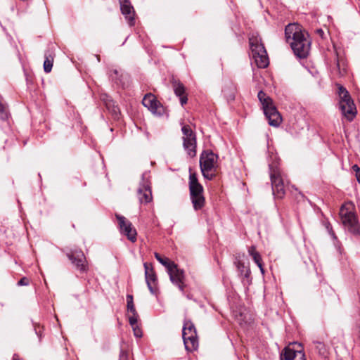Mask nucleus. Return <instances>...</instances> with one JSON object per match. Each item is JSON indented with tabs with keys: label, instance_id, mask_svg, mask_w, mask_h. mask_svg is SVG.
<instances>
[{
	"label": "nucleus",
	"instance_id": "37",
	"mask_svg": "<svg viewBox=\"0 0 360 360\" xmlns=\"http://www.w3.org/2000/svg\"><path fill=\"white\" fill-rule=\"evenodd\" d=\"M12 360H20L18 355L16 354H13Z\"/></svg>",
	"mask_w": 360,
	"mask_h": 360
},
{
	"label": "nucleus",
	"instance_id": "40",
	"mask_svg": "<svg viewBox=\"0 0 360 360\" xmlns=\"http://www.w3.org/2000/svg\"><path fill=\"white\" fill-rule=\"evenodd\" d=\"M229 98H230V99H233L234 98V94H230Z\"/></svg>",
	"mask_w": 360,
	"mask_h": 360
},
{
	"label": "nucleus",
	"instance_id": "21",
	"mask_svg": "<svg viewBox=\"0 0 360 360\" xmlns=\"http://www.w3.org/2000/svg\"><path fill=\"white\" fill-rule=\"evenodd\" d=\"M191 200L193 205V208L195 210H199L202 209L204 207L205 202V199L203 195V193L196 195L195 197L191 198Z\"/></svg>",
	"mask_w": 360,
	"mask_h": 360
},
{
	"label": "nucleus",
	"instance_id": "36",
	"mask_svg": "<svg viewBox=\"0 0 360 360\" xmlns=\"http://www.w3.org/2000/svg\"><path fill=\"white\" fill-rule=\"evenodd\" d=\"M237 266H238V268L239 269H240V268H242V267H243V268L244 267L243 264L242 262H237Z\"/></svg>",
	"mask_w": 360,
	"mask_h": 360
},
{
	"label": "nucleus",
	"instance_id": "12",
	"mask_svg": "<svg viewBox=\"0 0 360 360\" xmlns=\"http://www.w3.org/2000/svg\"><path fill=\"white\" fill-rule=\"evenodd\" d=\"M116 218L118 220L121 233L125 235L131 242L134 243L136 240L137 233L132 224L123 216L116 214Z\"/></svg>",
	"mask_w": 360,
	"mask_h": 360
},
{
	"label": "nucleus",
	"instance_id": "4",
	"mask_svg": "<svg viewBox=\"0 0 360 360\" xmlns=\"http://www.w3.org/2000/svg\"><path fill=\"white\" fill-rule=\"evenodd\" d=\"M218 156L212 150H204L200 157V167L205 179L212 180L215 176Z\"/></svg>",
	"mask_w": 360,
	"mask_h": 360
},
{
	"label": "nucleus",
	"instance_id": "30",
	"mask_svg": "<svg viewBox=\"0 0 360 360\" xmlns=\"http://www.w3.org/2000/svg\"><path fill=\"white\" fill-rule=\"evenodd\" d=\"M134 331V335L136 338L142 337V331L141 329L138 326V325L134 326V328H132Z\"/></svg>",
	"mask_w": 360,
	"mask_h": 360
},
{
	"label": "nucleus",
	"instance_id": "27",
	"mask_svg": "<svg viewBox=\"0 0 360 360\" xmlns=\"http://www.w3.org/2000/svg\"><path fill=\"white\" fill-rule=\"evenodd\" d=\"M316 349L319 351V354H324L326 352V347L323 343L316 341L314 342Z\"/></svg>",
	"mask_w": 360,
	"mask_h": 360
},
{
	"label": "nucleus",
	"instance_id": "5",
	"mask_svg": "<svg viewBox=\"0 0 360 360\" xmlns=\"http://www.w3.org/2000/svg\"><path fill=\"white\" fill-rule=\"evenodd\" d=\"M340 216L343 225L347 228L350 233L356 236H360V224L353 212L352 204L342 205L340 210Z\"/></svg>",
	"mask_w": 360,
	"mask_h": 360
},
{
	"label": "nucleus",
	"instance_id": "35",
	"mask_svg": "<svg viewBox=\"0 0 360 360\" xmlns=\"http://www.w3.org/2000/svg\"><path fill=\"white\" fill-rule=\"evenodd\" d=\"M112 105L114 106L113 103L112 104ZM112 111L115 114V115H117L119 112V108L117 107H113Z\"/></svg>",
	"mask_w": 360,
	"mask_h": 360
},
{
	"label": "nucleus",
	"instance_id": "41",
	"mask_svg": "<svg viewBox=\"0 0 360 360\" xmlns=\"http://www.w3.org/2000/svg\"><path fill=\"white\" fill-rule=\"evenodd\" d=\"M106 105L108 108H110V106L111 105V103L110 102L109 103H106Z\"/></svg>",
	"mask_w": 360,
	"mask_h": 360
},
{
	"label": "nucleus",
	"instance_id": "17",
	"mask_svg": "<svg viewBox=\"0 0 360 360\" xmlns=\"http://www.w3.org/2000/svg\"><path fill=\"white\" fill-rule=\"evenodd\" d=\"M120 4L122 13L124 15L129 25L130 26L134 25L135 23V12L134 7L131 6L129 0H120Z\"/></svg>",
	"mask_w": 360,
	"mask_h": 360
},
{
	"label": "nucleus",
	"instance_id": "32",
	"mask_svg": "<svg viewBox=\"0 0 360 360\" xmlns=\"http://www.w3.org/2000/svg\"><path fill=\"white\" fill-rule=\"evenodd\" d=\"M326 229L329 233V234L334 238L336 239V236L335 235L334 231H333V229L330 224L326 226Z\"/></svg>",
	"mask_w": 360,
	"mask_h": 360
},
{
	"label": "nucleus",
	"instance_id": "2",
	"mask_svg": "<svg viewBox=\"0 0 360 360\" xmlns=\"http://www.w3.org/2000/svg\"><path fill=\"white\" fill-rule=\"evenodd\" d=\"M252 58L259 68H265L269 65V58L262 40L252 35L249 39Z\"/></svg>",
	"mask_w": 360,
	"mask_h": 360
},
{
	"label": "nucleus",
	"instance_id": "1",
	"mask_svg": "<svg viewBox=\"0 0 360 360\" xmlns=\"http://www.w3.org/2000/svg\"><path fill=\"white\" fill-rule=\"evenodd\" d=\"M286 41L290 45L295 55L300 58L308 56L311 40L308 33L298 23H290L285 29Z\"/></svg>",
	"mask_w": 360,
	"mask_h": 360
},
{
	"label": "nucleus",
	"instance_id": "23",
	"mask_svg": "<svg viewBox=\"0 0 360 360\" xmlns=\"http://www.w3.org/2000/svg\"><path fill=\"white\" fill-rule=\"evenodd\" d=\"M45 60L44 62V72L49 73L51 71L53 63V57L49 53H45Z\"/></svg>",
	"mask_w": 360,
	"mask_h": 360
},
{
	"label": "nucleus",
	"instance_id": "24",
	"mask_svg": "<svg viewBox=\"0 0 360 360\" xmlns=\"http://www.w3.org/2000/svg\"><path fill=\"white\" fill-rule=\"evenodd\" d=\"M127 307L128 311L131 313L132 314H136L137 311L135 309L134 304V299H133V296L131 295H127Z\"/></svg>",
	"mask_w": 360,
	"mask_h": 360
},
{
	"label": "nucleus",
	"instance_id": "39",
	"mask_svg": "<svg viewBox=\"0 0 360 360\" xmlns=\"http://www.w3.org/2000/svg\"><path fill=\"white\" fill-rule=\"evenodd\" d=\"M249 275H250V271H249V270H247V271H246V273H245V277H248V276H249Z\"/></svg>",
	"mask_w": 360,
	"mask_h": 360
},
{
	"label": "nucleus",
	"instance_id": "10",
	"mask_svg": "<svg viewBox=\"0 0 360 360\" xmlns=\"http://www.w3.org/2000/svg\"><path fill=\"white\" fill-rule=\"evenodd\" d=\"M183 134V146L188 155L193 158L196 155V136L189 125H184L181 127Z\"/></svg>",
	"mask_w": 360,
	"mask_h": 360
},
{
	"label": "nucleus",
	"instance_id": "29",
	"mask_svg": "<svg viewBox=\"0 0 360 360\" xmlns=\"http://www.w3.org/2000/svg\"><path fill=\"white\" fill-rule=\"evenodd\" d=\"M120 360H130L129 353L123 349H121L120 353Z\"/></svg>",
	"mask_w": 360,
	"mask_h": 360
},
{
	"label": "nucleus",
	"instance_id": "38",
	"mask_svg": "<svg viewBox=\"0 0 360 360\" xmlns=\"http://www.w3.org/2000/svg\"><path fill=\"white\" fill-rule=\"evenodd\" d=\"M356 179H357V181L360 184V174H356Z\"/></svg>",
	"mask_w": 360,
	"mask_h": 360
},
{
	"label": "nucleus",
	"instance_id": "33",
	"mask_svg": "<svg viewBox=\"0 0 360 360\" xmlns=\"http://www.w3.org/2000/svg\"><path fill=\"white\" fill-rule=\"evenodd\" d=\"M248 253L252 257V255H254L255 253H259V252L256 250V248L252 245V246L250 247V248L248 249Z\"/></svg>",
	"mask_w": 360,
	"mask_h": 360
},
{
	"label": "nucleus",
	"instance_id": "18",
	"mask_svg": "<svg viewBox=\"0 0 360 360\" xmlns=\"http://www.w3.org/2000/svg\"><path fill=\"white\" fill-rule=\"evenodd\" d=\"M190 198L203 193V187L198 182L197 174L190 171L189 174Z\"/></svg>",
	"mask_w": 360,
	"mask_h": 360
},
{
	"label": "nucleus",
	"instance_id": "15",
	"mask_svg": "<svg viewBox=\"0 0 360 360\" xmlns=\"http://www.w3.org/2000/svg\"><path fill=\"white\" fill-rule=\"evenodd\" d=\"M143 105L154 114H162L163 107L152 94H147L142 100Z\"/></svg>",
	"mask_w": 360,
	"mask_h": 360
},
{
	"label": "nucleus",
	"instance_id": "19",
	"mask_svg": "<svg viewBox=\"0 0 360 360\" xmlns=\"http://www.w3.org/2000/svg\"><path fill=\"white\" fill-rule=\"evenodd\" d=\"M172 86L175 95L179 98L181 105L184 106L188 101L187 96L185 94V86L179 81H173Z\"/></svg>",
	"mask_w": 360,
	"mask_h": 360
},
{
	"label": "nucleus",
	"instance_id": "34",
	"mask_svg": "<svg viewBox=\"0 0 360 360\" xmlns=\"http://www.w3.org/2000/svg\"><path fill=\"white\" fill-rule=\"evenodd\" d=\"M352 169L356 172V174H360V168L359 167V166L357 165H354L352 166Z\"/></svg>",
	"mask_w": 360,
	"mask_h": 360
},
{
	"label": "nucleus",
	"instance_id": "22",
	"mask_svg": "<svg viewBox=\"0 0 360 360\" xmlns=\"http://www.w3.org/2000/svg\"><path fill=\"white\" fill-rule=\"evenodd\" d=\"M155 257L161 264L166 267L167 271H168L169 269L174 267L175 263L169 260L167 257H163L158 252H155Z\"/></svg>",
	"mask_w": 360,
	"mask_h": 360
},
{
	"label": "nucleus",
	"instance_id": "28",
	"mask_svg": "<svg viewBox=\"0 0 360 360\" xmlns=\"http://www.w3.org/2000/svg\"><path fill=\"white\" fill-rule=\"evenodd\" d=\"M138 316L137 313L135 314H131V316H129V322L132 328H134V326L137 325Z\"/></svg>",
	"mask_w": 360,
	"mask_h": 360
},
{
	"label": "nucleus",
	"instance_id": "25",
	"mask_svg": "<svg viewBox=\"0 0 360 360\" xmlns=\"http://www.w3.org/2000/svg\"><path fill=\"white\" fill-rule=\"evenodd\" d=\"M252 259L255 262V264L259 268L262 274L264 273V270L262 266V257L259 253H255L254 255L252 256Z\"/></svg>",
	"mask_w": 360,
	"mask_h": 360
},
{
	"label": "nucleus",
	"instance_id": "14",
	"mask_svg": "<svg viewBox=\"0 0 360 360\" xmlns=\"http://www.w3.org/2000/svg\"><path fill=\"white\" fill-rule=\"evenodd\" d=\"M145 278L150 292L154 294L157 289V276L151 264L144 263Z\"/></svg>",
	"mask_w": 360,
	"mask_h": 360
},
{
	"label": "nucleus",
	"instance_id": "7",
	"mask_svg": "<svg viewBox=\"0 0 360 360\" xmlns=\"http://www.w3.org/2000/svg\"><path fill=\"white\" fill-rule=\"evenodd\" d=\"M182 337L185 348L188 352H193L198 347L197 333L191 321H185L182 329Z\"/></svg>",
	"mask_w": 360,
	"mask_h": 360
},
{
	"label": "nucleus",
	"instance_id": "13",
	"mask_svg": "<svg viewBox=\"0 0 360 360\" xmlns=\"http://www.w3.org/2000/svg\"><path fill=\"white\" fill-rule=\"evenodd\" d=\"M167 273L169 276L171 282L177 286L179 290L184 294L186 284L184 283L185 275L184 270L179 269L177 265L175 264L174 267L169 269Z\"/></svg>",
	"mask_w": 360,
	"mask_h": 360
},
{
	"label": "nucleus",
	"instance_id": "8",
	"mask_svg": "<svg viewBox=\"0 0 360 360\" xmlns=\"http://www.w3.org/2000/svg\"><path fill=\"white\" fill-rule=\"evenodd\" d=\"M270 178L273 195L277 198H283L285 194V184L279 168L269 165Z\"/></svg>",
	"mask_w": 360,
	"mask_h": 360
},
{
	"label": "nucleus",
	"instance_id": "20",
	"mask_svg": "<svg viewBox=\"0 0 360 360\" xmlns=\"http://www.w3.org/2000/svg\"><path fill=\"white\" fill-rule=\"evenodd\" d=\"M346 64L343 60L336 59L335 64L331 69V73L334 77H341L346 74Z\"/></svg>",
	"mask_w": 360,
	"mask_h": 360
},
{
	"label": "nucleus",
	"instance_id": "31",
	"mask_svg": "<svg viewBox=\"0 0 360 360\" xmlns=\"http://www.w3.org/2000/svg\"><path fill=\"white\" fill-rule=\"evenodd\" d=\"M30 284V280L29 278L26 277H22L18 282V285L22 286V285H28Z\"/></svg>",
	"mask_w": 360,
	"mask_h": 360
},
{
	"label": "nucleus",
	"instance_id": "11",
	"mask_svg": "<svg viewBox=\"0 0 360 360\" xmlns=\"http://www.w3.org/2000/svg\"><path fill=\"white\" fill-rule=\"evenodd\" d=\"M67 257L75 265V268L82 273L88 271V264L84 252L80 250H70L66 253Z\"/></svg>",
	"mask_w": 360,
	"mask_h": 360
},
{
	"label": "nucleus",
	"instance_id": "16",
	"mask_svg": "<svg viewBox=\"0 0 360 360\" xmlns=\"http://www.w3.org/2000/svg\"><path fill=\"white\" fill-rule=\"evenodd\" d=\"M281 360H306L301 349H295L290 346L285 347L281 354Z\"/></svg>",
	"mask_w": 360,
	"mask_h": 360
},
{
	"label": "nucleus",
	"instance_id": "6",
	"mask_svg": "<svg viewBox=\"0 0 360 360\" xmlns=\"http://www.w3.org/2000/svg\"><path fill=\"white\" fill-rule=\"evenodd\" d=\"M338 95L340 97L339 105L342 114L348 121H352L357 112L348 91L342 86H339Z\"/></svg>",
	"mask_w": 360,
	"mask_h": 360
},
{
	"label": "nucleus",
	"instance_id": "3",
	"mask_svg": "<svg viewBox=\"0 0 360 360\" xmlns=\"http://www.w3.org/2000/svg\"><path fill=\"white\" fill-rule=\"evenodd\" d=\"M257 97L262 103L264 113L268 120L269 125L278 127L281 124L282 118L274 105L271 98L267 96L263 91H259Z\"/></svg>",
	"mask_w": 360,
	"mask_h": 360
},
{
	"label": "nucleus",
	"instance_id": "9",
	"mask_svg": "<svg viewBox=\"0 0 360 360\" xmlns=\"http://www.w3.org/2000/svg\"><path fill=\"white\" fill-rule=\"evenodd\" d=\"M150 179L149 172L143 173L139 187L137 189V198L141 204H147L153 199Z\"/></svg>",
	"mask_w": 360,
	"mask_h": 360
},
{
	"label": "nucleus",
	"instance_id": "26",
	"mask_svg": "<svg viewBox=\"0 0 360 360\" xmlns=\"http://www.w3.org/2000/svg\"><path fill=\"white\" fill-rule=\"evenodd\" d=\"M8 118V113L6 110V107L0 102V119L6 120Z\"/></svg>",
	"mask_w": 360,
	"mask_h": 360
}]
</instances>
